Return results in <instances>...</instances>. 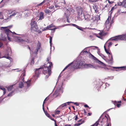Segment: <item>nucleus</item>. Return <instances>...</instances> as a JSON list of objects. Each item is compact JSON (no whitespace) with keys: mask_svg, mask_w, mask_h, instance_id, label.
Listing matches in <instances>:
<instances>
[{"mask_svg":"<svg viewBox=\"0 0 126 126\" xmlns=\"http://www.w3.org/2000/svg\"><path fill=\"white\" fill-rule=\"evenodd\" d=\"M84 61H81L79 63H77L76 66L73 67L75 69H77L80 67L81 66L83 65L84 66Z\"/></svg>","mask_w":126,"mask_h":126,"instance_id":"nucleus-9","label":"nucleus"},{"mask_svg":"<svg viewBox=\"0 0 126 126\" xmlns=\"http://www.w3.org/2000/svg\"><path fill=\"white\" fill-rule=\"evenodd\" d=\"M5 58H6L7 59H8L10 60L12 59V58L10 57H6L5 56Z\"/></svg>","mask_w":126,"mask_h":126,"instance_id":"nucleus-51","label":"nucleus"},{"mask_svg":"<svg viewBox=\"0 0 126 126\" xmlns=\"http://www.w3.org/2000/svg\"><path fill=\"white\" fill-rule=\"evenodd\" d=\"M53 7H54V6H49V9H52L53 8Z\"/></svg>","mask_w":126,"mask_h":126,"instance_id":"nucleus-54","label":"nucleus"},{"mask_svg":"<svg viewBox=\"0 0 126 126\" xmlns=\"http://www.w3.org/2000/svg\"><path fill=\"white\" fill-rule=\"evenodd\" d=\"M39 18L38 20H42L44 18V13L43 12H41L39 14Z\"/></svg>","mask_w":126,"mask_h":126,"instance_id":"nucleus-16","label":"nucleus"},{"mask_svg":"<svg viewBox=\"0 0 126 126\" xmlns=\"http://www.w3.org/2000/svg\"><path fill=\"white\" fill-rule=\"evenodd\" d=\"M52 38L51 36H50L49 37V42H50V45H51L52 44Z\"/></svg>","mask_w":126,"mask_h":126,"instance_id":"nucleus-41","label":"nucleus"},{"mask_svg":"<svg viewBox=\"0 0 126 126\" xmlns=\"http://www.w3.org/2000/svg\"><path fill=\"white\" fill-rule=\"evenodd\" d=\"M45 12L46 13L48 14L50 13L51 11L48 9H46L45 10Z\"/></svg>","mask_w":126,"mask_h":126,"instance_id":"nucleus-36","label":"nucleus"},{"mask_svg":"<svg viewBox=\"0 0 126 126\" xmlns=\"http://www.w3.org/2000/svg\"><path fill=\"white\" fill-rule=\"evenodd\" d=\"M9 35L8 36H7V37H8V40L9 41H10V40H11V39H10V38L9 37Z\"/></svg>","mask_w":126,"mask_h":126,"instance_id":"nucleus-62","label":"nucleus"},{"mask_svg":"<svg viewBox=\"0 0 126 126\" xmlns=\"http://www.w3.org/2000/svg\"><path fill=\"white\" fill-rule=\"evenodd\" d=\"M82 121L83 120H82V119H80V120H79L77 122H82Z\"/></svg>","mask_w":126,"mask_h":126,"instance_id":"nucleus-57","label":"nucleus"},{"mask_svg":"<svg viewBox=\"0 0 126 126\" xmlns=\"http://www.w3.org/2000/svg\"><path fill=\"white\" fill-rule=\"evenodd\" d=\"M1 89L2 90H3V91H4L5 90H6L5 88H1Z\"/></svg>","mask_w":126,"mask_h":126,"instance_id":"nucleus-59","label":"nucleus"},{"mask_svg":"<svg viewBox=\"0 0 126 126\" xmlns=\"http://www.w3.org/2000/svg\"><path fill=\"white\" fill-rule=\"evenodd\" d=\"M108 1L109 3L110 4H112L114 2V1H110V0H109Z\"/></svg>","mask_w":126,"mask_h":126,"instance_id":"nucleus-46","label":"nucleus"},{"mask_svg":"<svg viewBox=\"0 0 126 126\" xmlns=\"http://www.w3.org/2000/svg\"><path fill=\"white\" fill-rule=\"evenodd\" d=\"M70 12L69 11V10H68V9H67L65 13L64 14V16L66 17L67 18V20L68 22V18L70 14Z\"/></svg>","mask_w":126,"mask_h":126,"instance_id":"nucleus-11","label":"nucleus"},{"mask_svg":"<svg viewBox=\"0 0 126 126\" xmlns=\"http://www.w3.org/2000/svg\"><path fill=\"white\" fill-rule=\"evenodd\" d=\"M68 10H69V11H70L71 13L72 12L73 13L74 12V9L70 8H69Z\"/></svg>","mask_w":126,"mask_h":126,"instance_id":"nucleus-39","label":"nucleus"},{"mask_svg":"<svg viewBox=\"0 0 126 126\" xmlns=\"http://www.w3.org/2000/svg\"><path fill=\"white\" fill-rule=\"evenodd\" d=\"M45 2V1H44V0L41 3H40L39 4H38V6H40L42 4H43Z\"/></svg>","mask_w":126,"mask_h":126,"instance_id":"nucleus-45","label":"nucleus"},{"mask_svg":"<svg viewBox=\"0 0 126 126\" xmlns=\"http://www.w3.org/2000/svg\"><path fill=\"white\" fill-rule=\"evenodd\" d=\"M93 8L95 10V11L96 13L98 12V8L96 5H95L93 6Z\"/></svg>","mask_w":126,"mask_h":126,"instance_id":"nucleus-22","label":"nucleus"},{"mask_svg":"<svg viewBox=\"0 0 126 126\" xmlns=\"http://www.w3.org/2000/svg\"><path fill=\"white\" fill-rule=\"evenodd\" d=\"M121 105V104H120L118 103L117 104V105H116V106L118 108H119L120 107Z\"/></svg>","mask_w":126,"mask_h":126,"instance_id":"nucleus-50","label":"nucleus"},{"mask_svg":"<svg viewBox=\"0 0 126 126\" xmlns=\"http://www.w3.org/2000/svg\"><path fill=\"white\" fill-rule=\"evenodd\" d=\"M118 103V102H117L116 101H114V104L116 106L117 105V104Z\"/></svg>","mask_w":126,"mask_h":126,"instance_id":"nucleus-49","label":"nucleus"},{"mask_svg":"<svg viewBox=\"0 0 126 126\" xmlns=\"http://www.w3.org/2000/svg\"><path fill=\"white\" fill-rule=\"evenodd\" d=\"M84 66L88 68H92L93 67V66L91 64H85L84 65Z\"/></svg>","mask_w":126,"mask_h":126,"instance_id":"nucleus-20","label":"nucleus"},{"mask_svg":"<svg viewBox=\"0 0 126 126\" xmlns=\"http://www.w3.org/2000/svg\"><path fill=\"white\" fill-rule=\"evenodd\" d=\"M51 66H52V62H48L44 64L43 66L44 68V73L47 74L46 76H45V78H47L50 76L51 73Z\"/></svg>","mask_w":126,"mask_h":126,"instance_id":"nucleus-1","label":"nucleus"},{"mask_svg":"<svg viewBox=\"0 0 126 126\" xmlns=\"http://www.w3.org/2000/svg\"><path fill=\"white\" fill-rule=\"evenodd\" d=\"M14 92L13 91H12L11 92H10V93L8 94L7 96H11L13 95V93H14Z\"/></svg>","mask_w":126,"mask_h":126,"instance_id":"nucleus-38","label":"nucleus"},{"mask_svg":"<svg viewBox=\"0 0 126 126\" xmlns=\"http://www.w3.org/2000/svg\"><path fill=\"white\" fill-rule=\"evenodd\" d=\"M72 63H71L69 64L67 66H66L64 68V69L63 70V71H64L70 65H71L72 64Z\"/></svg>","mask_w":126,"mask_h":126,"instance_id":"nucleus-35","label":"nucleus"},{"mask_svg":"<svg viewBox=\"0 0 126 126\" xmlns=\"http://www.w3.org/2000/svg\"><path fill=\"white\" fill-rule=\"evenodd\" d=\"M89 1H90L93 2H95L96 1V0H89Z\"/></svg>","mask_w":126,"mask_h":126,"instance_id":"nucleus-55","label":"nucleus"},{"mask_svg":"<svg viewBox=\"0 0 126 126\" xmlns=\"http://www.w3.org/2000/svg\"><path fill=\"white\" fill-rule=\"evenodd\" d=\"M25 71H24L23 72L22 74L21 75V79H22V80L23 81V82H24V77L25 76Z\"/></svg>","mask_w":126,"mask_h":126,"instance_id":"nucleus-25","label":"nucleus"},{"mask_svg":"<svg viewBox=\"0 0 126 126\" xmlns=\"http://www.w3.org/2000/svg\"><path fill=\"white\" fill-rule=\"evenodd\" d=\"M34 58L33 57L32 58L31 61L30 62V64L31 65H33L34 63Z\"/></svg>","mask_w":126,"mask_h":126,"instance_id":"nucleus-34","label":"nucleus"},{"mask_svg":"<svg viewBox=\"0 0 126 126\" xmlns=\"http://www.w3.org/2000/svg\"><path fill=\"white\" fill-rule=\"evenodd\" d=\"M121 68L123 69V70H126V67L123 66L120 67H114L113 68Z\"/></svg>","mask_w":126,"mask_h":126,"instance_id":"nucleus-29","label":"nucleus"},{"mask_svg":"<svg viewBox=\"0 0 126 126\" xmlns=\"http://www.w3.org/2000/svg\"><path fill=\"white\" fill-rule=\"evenodd\" d=\"M105 51L108 54H110V53L106 49V48H105Z\"/></svg>","mask_w":126,"mask_h":126,"instance_id":"nucleus-44","label":"nucleus"},{"mask_svg":"<svg viewBox=\"0 0 126 126\" xmlns=\"http://www.w3.org/2000/svg\"><path fill=\"white\" fill-rule=\"evenodd\" d=\"M51 59V58L49 56L48 57L46 61L47 62H50L49 61Z\"/></svg>","mask_w":126,"mask_h":126,"instance_id":"nucleus-40","label":"nucleus"},{"mask_svg":"<svg viewBox=\"0 0 126 126\" xmlns=\"http://www.w3.org/2000/svg\"><path fill=\"white\" fill-rule=\"evenodd\" d=\"M47 100H48V99H47V98H46V99H45V100L44 101V102H43V110L44 112H45L46 115L47 117H49V114L47 112V111H45V109L44 108V104L45 103V101L46 100L47 101Z\"/></svg>","mask_w":126,"mask_h":126,"instance_id":"nucleus-13","label":"nucleus"},{"mask_svg":"<svg viewBox=\"0 0 126 126\" xmlns=\"http://www.w3.org/2000/svg\"><path fill=\"white\" fill-rule=\"evenodd\" d=\"M98 63L99 64H101L102 66H104V67L106 66V65L104 63H103L101 62L100 61H99Z\"/></svg>","mask_w":126,"mask_h":126,"instance_id":"nucleus-32","label":"nucleus"},{"mask_svg":"<svg viewBox=\"0 0 126 126\" xmlns=\"http://www.w3.org/2000/svg\"><path fill=\"white\" fill-rule=\"evenodd\" d=\"M3 45L2 43L1 42H0V47H1Z\"/></svg>","mask_w":126,"mask_h":126,"instance_id":"nucleus-61","label":"nucleus"},{"mask_svg":"<svg viewBox=\"0 0 126 126\" xmlns=\"http://www.w3.org/2000/svg\"><path fill=\"white\" fill-rule=\"evenodd\" d=\"M84 106L85 107H88L89 108V107L88 106V105L87 104H85L84 105Z\"/></svg>","mask_w":126,"mask_h":126,"instance_id":"nucleus-58","label":"nucleus"},{"mask_svg":"<svg viewBox=\"0 0 126 126\" xmlns=\"http://www.w3.org/2000/svg\"><path fill=\"white\" fill-rule=\"evenodd\" d=\"M9 13L10 14L13 13V14L11 15L10 16V17H11L14 16L16 15L17 13L15 11V10H10L9 11Z\"/></svg>","mask_w":126,"mask_h":126,"instance_id":"nucleus-15","label":"nucleus"},{"mask_svg":"<svg viewBox=\"0 0 126 126\" xmlns=\"http://www.w3.org/2000/svg\"><path fill=\"white\" fill-rule=\"evenodd\" d=\"M126 38V35H122L116 36L112 39V40L116 41L119 40H123Z\"/></svg>","mask_w":126,"mask_h":126,"instance_id":"nucleus-5","label":"nucleus"},{"mask_svg":"<svg viewBox=\"0 0 126 126\" xmlns=\"http://www.w3.org/2000/svg\"><path fill=\"white\" fill-rule=\"evenodd\" d=\"M6 90H5L3 91V94L4 95L6 93Z\"/></svg>","mask_w":126,"mask_h":126,"instance_id":"nucleus-63","label":"nucleus"},{"mask_svg":"<svg viewBox=\"0 0 126 126\" xmlns=\"http://www.w3.org/2000/svg\"><path fill=\"white\" fill-rule=\"evenodd\" d=\"M108 6V4H107L106 5H105V6L104 7L105 8V7H107Z\"/></svg>","mask_w":126,"mask_h":126,"instance_id":"nucleus-60","label":"nucleus"},{"mask_svg":"<svg viewBox=\"0 0 126 126\" xmlns=\"http://www.w3.org/2000/svg\"><path fill=\"white\" fill-rule=\"evenodd\" d=\"M91 57L92 58V59L94 60L95 61H97L98 62L99 61L98 59L97 58L95 57L92 54H91Z\"/></svg>","mask_w":126,"mask_h":126,"instance_id":"nucleus-27","label":"nucleus"},{"mask_svg":"<svg viewBox=\"0 0 126 126\" xmlns=\"http://www.w3.org/2000/svg\"><path fill=\"white\" fill-rule=\"evenodd\" d=\"M72 103V102H68L66 103H65L64 104H62V105H61L60 107H63L64 106H66L67 105H67H69V103ZM74 104L75 105H76L77 106H78L79 105V103H77V102H75V103H74Z\"/></svg>","mask_w":126,"mask_h":126,"instance_id":"nucleus-14","label":"nucleus"},{"mask_svg":"<svg viewBox=\"0 0 126 126\" xmlns=\"http://www.w3.org/2000/svg\"><path fill=\"white\" fill-rule=\"evenodd\" d=\"M47 30H48V29H47V27H46L43 30V31H45Z\"/></svg>","mask_w":126,"mask_h":126,"instance_id":"nucleus-52","label":"nucleus"},{"mask_svg":"<svg viewBox=\"0 0 126 126\" xmlns=\"http://www.w3.org/2000/svg\"><path fill=\"white\" fill-rule=\"evenodd\" d=\"M113 23V21H111V22H110V24H109V26H108V29H109V28L110 27V26H111V23Z\"/></svg>","mask_w":126,"mask_h":126,"instance_id":"nucleus-48","label":"nucleus"},{"mask_svg":"<svg viewBox=\"0 0 126 126\" xmlns=\"http://www.w3.org/2000/svg\"><path fill=\"white\" fill-rule=\"evenodd\" d=\"M31 79L28 80L27 82H26V83L27 84V87H29L31 85Z\"/></svg>","mask_w":126,"mask_h":126,"instance_id":"nucleus-21","label":"nucleus"},{"mask_svg":"<svg viewBox=\"0 0 126 126\" xmlns=\"http://www.w3.org/2000/svg\"><path fill=\"white\" fill-rule=\"evenodd\" d=\"M19 87L20 88H22L24 86L23 83L22 82H20L19 84Z\"/></svg>","mask_w":126,"mask_h":126,"instance_id":"nucleus-28","label":"nucleus"},{"mask_svg":"<svg viewBox=\"0 0 126 126\" xmlns=\"http://www.w3.org/2000/svg\"><path fill=\"white\" fill-rule=\"evenodd\" d=\"M49 117L50 119L52 120V121H54L55 122H56V120H55L52 117H50V115H49V117Z\"/></svg>","mask_w":126,"mask_h":126,"instance_id":"nucleus-43","label":"nucleus"},{"mask_svg":"<svg viewBox=\"0 0 126 126\" xmlns=\"http://www.w3.org/2000/svg\"><path fill=\"white\" fill-rule=\"evenodd\" d=\"M83 18H84L85 19H89L90 18L91 16L89 14H87L86 15H83Z\"/></svg>","mask_w":126,"mask_h":126,"instance_id":"nucleus-19","label":"nucleus"},{"mask_svg":"<svg viewBox=\"0 0 126 126\" xmlns=\"http://www.w3.org/2000/svg\"><path fill=\"white\" fill-rule=\"evenodd\" d=\"M55 26L53 24H51L50 25L48 26H47V28L48 30H53L54 31H55V30L56 29V28H52V27H54Z\"/></svg>","mask_w":126,"mask_h":126,"instance_id":"nucleus-12","label":"nucleus"},{"mask_svg":"<svg viewBox=\"0 0 126 126\" xmlns=\"http://www.w3.org/2000/svg\"><path fill=\"white\" fill-rule=\"evenodd\" d=\"M77 115H76V116L75 118V121L77 120L78 119V117Z\"/></svg>","mask_w":126,"mask_h":126,"instance_id":"nucleus-53","label":"nucleus"},{"mask_svg":"<svg viewBox=\"0 0 126 126\" xmlns=\"http://www.w3.org/2000/svg\"><path fill=\"white\" fill-rule=\"evenodd\" d=\"M77 11L78 14V17L81 19H83L84 14L82 8L81 7L78 8Z\"/></svg>","mask_w":126,"mask_h":126,"instance_id":"nucleus-6","label":"nucleus"},{"mask_svg":"<svg viewBox=\"0 0 126 126\" xmlns=\"http://www.w3.org/2000/svg\"><path fill=\"white\" fill-rule=\"evenodd\" d=\"M112 45V43L111 42H110L108 44V46L109 47H110L111 45Z\"/></svg>","mask_w":126,"mask_h":126,"instance_id":"nucleus-47","label":"nucleus"},{"mask_svg":"<svg viewBox=\"0 0 126 126\" xmlns=\"http://www.w3.org/2000/svg\"><path fill=\"white\" fill-rule=\"evenodd\" d=\"M84 120H83L82 122H81L80 123H79L77 124H75L74 125V126H79L82 124V123H84Z\"/></svg>","mask_w":126,"mask_h":126,"instance_id":"nucleus-30","label":"nucleus"},{"mask_svg":"<svg viewBox=\"0 0 126 126\" xmlns=\"http://www.w3.org/2000/svg\"><path fill=\"white\" fill-rule=\"evenodd\" d=\"M44 68L42 66V67H40L38 68H36V70L34 71L35 75H33L34 77L36 78V79H37L39 77V75L42 73H43L44 75L46 76L47 74L46 73H44Z\"/></svg>","mask_w":126,"mask_h":126,"instance_id":"nucleus-4","label":"nucleus"},{"mask_svg":"<svg viewBox=\"0 0 126 126\" xmlns=\"http://www.w3.org/2000/svg\"><path fill=\"white\" fill-rule=\"evenodd\" d=\"M122 6L125 8L126 10V0H123Z\"/></svg>","mask_w":126,"mask_h":126,"instance_id":"nucleus-24","label":"nucleus"},{"mask_svg":"<svg viewBox=\"0 0 126 126\" xmlns=\"http://www.w3.org/2000/svg\"><path fill=\"white\" fill-rule=\"evenodd\" d=\"M72 25L73 26L76 27L79 30L81 31L82 30V27L79 26L74 24H72Z\"/></svg>","mask_w":126,"mask_h":126,"instance_id":"nucleus-18","label":"nucleus"},{"mask_svg":"<svg viewBox=\"0 0 126 126\" xmlns=\"http://www.w3.org/2000/svg\"><path fill=\"white\" fill-rule=\"evenodd\" d=\"M60 111L57 110H56L54 112V113L55 115L58 114H60Z\"/></svg>","mask_w":126,"mask_h":126,"instance_id":"nucleus-33","label":"nucleus"},{"mask_svg":"<svg viewBox=\"0 0 126 126\" xmlns=\"http://www.w3.org/2000/svg\"><path fill=\"white\" fill-rule=\"evenodd\" d=\"M30 24L31 26V30L35 31L39 33L41 32V31L39 30L37 22L35 20H34V19H32Z\"/></svg>","mask_w":126,"mask_h":126,"instance_id":"nucleus-3","label":"nucleus"},{"mask_svg":"<svg viewBox=\"0 0 126 126\" xmlns=\"http://www.w3.org/2000/svg\"><path fill=\"white\" fill-rule=\"evenodd\" d=\"M109 17L107 19L106 21V22L105 23V25L106 27L107 28L108 27V26H109Z\"/></svg>","mask_w":126,"mask_h":126,"instance_id":"nucleus-17","label":"nucleus"},{"mask_svg":"<svg viewBox=\"0 0 126 126\" xmlns=\"http://www.w3.org/2000/svg\"><path fill=\"white\" fill-rule=\"evenodd\" d=\"M106 35V33L103 31L100 32L98 34L96 35V36L102 39L103 38V37Z\"/></svg>","mask_w":126,"mask_h":126,"instance_id":"nucleus-10","label":"nucleus"},{"mask_svg":"<svg viewBox=\"0 0 126 126\" xmlns=\"http://www.w3.org/2000/svg\"><path fill=\"white\" fill-rule=\"evenodd\" d=\"M118 5L119 6L123 5V2H121L120 1H118L117 3Z\"/></svg>","mask_w":126,"mask_h":126,"instance_id":"nucleus-37","label":"nucleus"},{"mask_svg":"<svg viewBox=\"0 0 126 126\" xmlns=\"http://www.w3.org/2000/svg\"><path fill=\"white\" fill-rule=\"evenodd\" d=\"M92 113H88L87 114V116H90L92 115Z\"/></svg>","mask_w":126,"mask_h":126,"instance_id":"nucleus-56","label":"nucleus"},{"mask_svg":"<svg viewBox=\"0 0 126 126\" xmlns=\"http://www.w3.org/2000/svg\"><path fill=\"white\" fill-rule=\"evenodd\" d=\"M41 44L40 43L39 41H38V45H37V48L39 49L41 47Z\"/></svg>","mask_w":126,"mask_h":126,"instance_id":"nucleus-31","label":"nucleus"},{"mask_svg":"<svg viewBox=\"0 0 126 126\" xmlns=\"http://www.w3.org/2000/svg\"><path fill=\"white\" fill-rule=\"evenodd\" d=\"M12 27V26H10L7 27H1V29H2L4 30L5 33L7 34V36H8L11 34H13V32L8 29H7V28H9L10 29Z\"/></svg>","mask_w":126,"mask_h":126,"instance_id":"nucleus-7","label":"nucleus"},{"mask_svg":"<svg viewBox=\"0 0 126 126\" xmlns=\"http://www.w3.org/2000/svg\"><path fill=\"white\" fill-rule=\"evenodd\" d=\"M13 88V85H11L7 88V89L8 91H10Z\"/></svg>","mask_w":126,"mask_h":126,"instance_id":"nucleus-26","label":"nucleus"},{"mask_svg":"<svg viewBox=\"0 0 126 126\" xmlns=\"http://www.w3.org/2000/svg\"><path fill=\"white\" fill-rule=\"evenodd\" d=\"M105 8L104 7H103L102 9V11H104L105 10Z\"/></svg>","mask_w":126,"mask_h":126,"instance_id":"nucleus-64","label":"nucleus"},{"mask_svg":"<svg viewBox=\"0 0 126 126\" xmlns=\"http://www.w3.org/2000/svg\"><path fill=\"white\" fill-rule=\"evenodd\" d=\"M19 40L20 42L25 41L28 43H31L32 42V38L31 37H27L26 38L25 40L22 39H20Z\"/></svg>","mask_w":126,"mask_h":126,"instance_id":"nucleus-8","label":"nucleus"},{"mask_svg":"<svg viewBox=\"0 0 126 126\" xmlns=\"http://www.w3.org/2000/svg\"><path fill=\"white\" fill-rule=\"evenodd\" d=\"M99 123L100 124L101 126H102L105 123L106 124H108V122H110V118L109 115L107 114L104 115L102 114L98 120Z\"/></svg>","mask_w":126,"mask_h":126,"instance_id":"nucleus-2","label":"nucleus"},{"mask_svg":"<svg viewBox=\"0 0 126 126\" xmlns=\"http://www.w3.org/2000/svg\"><path fill=\"white\" fill-rule=\"evenodd\" d=\"M100 124H99V123L98 121L96 122L95 123L90 126H100Z\"/></svg>","mask_w":126,"mask_h":126,"instance_id":"nucleus-23","label":"nucleus"},{"mask_svg":"<svg viewBox=\"0 0 126 126\" xmlns=\"http://www.w3.org/2000/svg\"><path fill=\"white\" fill-rule=\"evenodd\" d=\"M38 49L37 48H36L35 50V51H34V53L35 54H36L37 53V52H38Z\"/></svg>","mask_w":126,"mask_h":126,"instance_id":"nucleus-42","label":"nucleus"}]
</instances>
